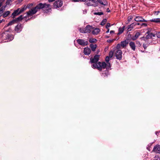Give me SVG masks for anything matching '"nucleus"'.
I'll return each instance as SVG.
<instances>
[{
	"label": "nucleus",
	"instance_id": "34",
	"mask_svg": "<svg viewBox=\"0 0 160 160\" xmlns=\"http://www.w3.org/2000/svg\"><path fill=\"white\" fill-rule=\"evenodd\" d=\"M136 42L138 47H141L142 44L140 43L139 41L137 40L136 41Z\"/></svg>",
	"mask_w": 160,
	"mask_h": 160
},
{
	"label": "nucleus",
	"instance_id": "9",
	"mask_svg": "<svg viewBox=\"0 0 160 160\" xmlns=\"http://www.w3.org/2000/svg\"><path fill=\"white\" fill-rule=\"evenodd\" d=\"M22 29V26L21 23H18L17 25L15 26L14 28V31L17 33L20 32Z\"/></svg>",
	"mask_w": 160,
	"mask_h": 160
},
{
	"label": "nucleus",
	"instance_id": "16",
	"mask_svg": "<svg viewBox=\"0 0 160 160\" xmlns=\"http://www.w3.org/2000/svg\"><path fill=\"white\" fill-rule=\"evenodd\" d=\"M100 31V30L98 28H96L92 31V34L94 35H97Z\"/></svg>",
	"mask_w": 160,
	"mask_h": 160
},
{
	"label": "nucleus",
	"instance_id": "39",
	"mask_svg": "<svg viewBox=\"0 0 160 160\" xmlns=\"http://www.w3.org/2000/svg\"><path fill=\"white\" fill-rule=\"evenodd\" d=\"M102 74H105L106 76H107L109 74V71L108 70H106L104 72L102 73Z\"/></svg>",
	"mask_w": 160,
	"mask_h": 160
},
{
	"label": "nucleus",
	"instance_id": "49",
	"mask_svg": "<svg viewBox=\"0 0 160 160\" xmlns=\"http://www.w3.org/2000/svg\"><path fill=\"white\" fill-rule=\"evenodd\" d=\"M156 35L158 38H160V32L156 33Z\"/></svg>",
	"mask_w": 160,
	"mask_h": 160
},
{
	"label": "nucleus",
	"instance_id": "60",
	"mask_svg": "<svg viewBox=\"0 0 160 160\" xmlns=\"http://www.w3.org/2000/svg\"><path fill=\"white\" fill-rule=\"evenodd\" d=\"M56 0H48V1L49 2H52L54 1H55Z\"/></svg>",
	"mask_w": 160,
	"mask_h": 160
},
{
	"label": "nucleus",
	"instance_id": "40",
	"mask_svg": "<svg viewBox=\"0 0 160 160\" xmlns=\"http://www.w3.org/2000/svg\"><path fill=\"white\" fill-rule=\"evenodd\" d=\"M116 39H113L112 40H110V39H108L107 40V42H108V43H111V42H113L114 41H115L116 40Z\"/></svg>",
	"mask_w": 160,
	"mask_h": 160
},
{
	"label": "nucleus",
	"instance_id": "26",
	"mask_svg": "<svg viewBox=\"0 0 160 160\" xmlns=\"http://www.w3.org/2000/svg\"><path fill=\"white\" fill-rule=\"evenodd\" d=\"M10 11H8L6 12H5L2 14V16L3 17L5 18L7 17L10 14Z\"/></svg>",
	"mask_w": 160,
	"mask_h": 160
},
{
	"label": "nucleus",
	"instance_id": "43",
	"mask_svg": "<svg viewBox=\"0 0 160 160\" xmlns=\"http://www.w3.org/2000/svg\"><path fill=\"white\" fill-rule=\"evenodd\" d=\"M152 29L150 28H148L147 29V30H148V31L145 34H148V33H151L150 32Z\"/></svg>",
	"mask_w": 160,
	"mask_h": 160
},
{
	"label": "nucleus",
	"instance_id": "56",
	"mask_svg": "<svg viewBox=\"0 0 160 160\" xmlns=\"http://www.w3.org/2000/svg\"><path fill=\"white\" fill-rule=\"evenodd\" d=\"M106 11L108 12H111L110 10H109V8H107V11Z\"/></svg>",
	"mask_w": 160,
	"mask_h": 160
},
{
	"label": "nucleus",
	"instance_id": "59",
	"mask_svg": "<svg viewBox=\"0 0 160 160\" xmlns=\"http://www.w3.org/2000/svg\"><path fill=\"white\" fill-rule=\"evenodd\" d=\"M115 33V31H114L111 30L110 31V33Z\"/></svg>",
	"mask_w": 160,
	"mask_h": 160
},
{
	"label": "nucleus",
	"instance_id": "31",
	"mask_svg": "<svg viewBox=\"0 0 160 160\" xmlns=\"http://www.w3.org/2000/svg\"><path fill=\"white\" fill-rule=\"evenodd\" d=\"M98 40L95 38H91V43H95L97 42Z\"/></svg>",
	"mask_w": 160,
	"mask_h": 160
},
{
	"label": "nucleus",
	"instance_id": "19",
	"mask_svg": "<svg viewBox=\"0 0 160 160\" xmlns=\"http://www.w3.org/2000/svg\"><path fill=\"white\" fill-rule=\"evenodd\" d=\"M97 47V45L96 44H93L91 43V51L94 52Z\"/></svg>",
	"mask_w": 160,
	"mask_h": 160
},
{
	"label": "nucleus",
	"instance_id": "14",
	"mask_svg": "<svg viewBox=\"0 0 160 160\" xmlns=\"http://www.w3.org/2000/svg\"><path fill=\"white\" fill-rule=\"evenodd\" d=\"M98 3H99L104 6L108 5V2L106 0H98Z\"/></svg>",
	"mask_w": 160,
	"mask_h": 160
},
{
	"label": "nucleus",
	"instance_id": "64",
	"mask_svg": "<svg viewBox=\"0 0 160 160\" xmlns=\"http://www.w3.org/2000/svg\"><path fill=\"white\" fill-rule=\"evenodd\" d=\"M19 2L20 3L22 2L23 0H18Z\"/></svg>",
	"mask_w": 160,
	"mask_h": 160
},
{
	"label": "nucleus",
	"instance_id": "20",
	"mask_svg": "<svg viewBox=\"0 0 160 160\" xmlns=\"http://www.w3.org/2000/svg\"><path fill=\"white\" fill-rule=\"evenodd\" d=\"M91 1L93 3H91V6H93L94 7H96L98 5V0H91Z\"/></svg>",
	"mask_w": 160,
	"mask_h": 160
},
{
	"label": "nucleus",
	"instance_id": "47",
	"mask_svg": "<svg viewBox=\"0 0 160 160\" xmlns=\"http://www.w3.org/2000/svg\"><path fill=\"white\" fill-rule=\"evenodd\" d=\"M148 45H147V44H145V43H143V48H144V49L145 50L146 49L147 47H148Z\"/></svg>",
	"mask_w": 160,
	"mask_h": 160
},
{
	"label": "nucleus",
	"instance_id": "63",
	"mask_svg": "<svg viewBox=\"0 0 160 160\" xmlns=\"http://www.w3.org/2000/svg\"><path fill=\"white\" fill-rule=\"evenodd\" d=\"M100 52V50H98L97 51V52H96V53L97 54H98L99 53V52Z\"/></svg>",
	"mask_w": 160,
	"mask_h": 160
},
{
	"label": "nucleus",
	"instance_id": "41",
	"mask_svg": "<svg viewBox=\"0 0 160 160\" xmlns=\"http://www.w3.org/2000/svg\"><path fill=\"white\" fill-rule=\"evenodd\" d=\"M121 46V44H118L116 46V48L117 50H120L119 49L120 48V47Z\"/></svg>",
	"mask_w": 160,
	"mask_h": 160
},
{
	"label": "nucleus",
	"instance_id": "61",
	"mask_svg": "<svg viewBox=\"0 0 160 160\" xmlns=\"http://www.w3.org/2000/svg\"><path fill=\"white\" fill-rule=\"evenodd\" d=\"M107 31L106 32V33H108V32H109V28H107Z\"/></svg>",
	"mask_w": 160,
	"mask_h": 160
},
{
	"label": "nucleus",
	"instance_id": "28",
	"mask_svg": "<svg viewBox=\"0 0 160 160\" xmlns=\"http://www.w3.org/2000/svg\"><path fill=\"white\" fill-rule=\"evenodd\" d=\"M107 21V19L106 18L103 19L101 22L100 25L102 26H104L106 23Z\"/></svg>",
	"mask_w": 160,
	"mask_h": 160
},
{
	"label": "nucleus",
	"instance_id": "15",
	"mask_svg": "<svg viewBox=\"0 0 160 160\" xmlns=\"http://www.w3.org/2000/svg\"><path fill=\"white\" fill-rule=\"evenodd\" d=\"M83 53L85 55H89L90 54V48H85L83 50Z\"/></svg>",
	"mask_w": 160,
	"mask_h": 160
},
{
	"label": "nucleus",
	"instance_id": "22",
	"mask_svg": "<svg viewBox=\"0 0 160 160\" xmlns=\"http://www.w3.org/2000/svg\"><path fill=\"white\" fill-rule=\"evenodd\" d=\"M150 21L151 22H154L156 23H159L160 24V18H157L151 19Z\"/></svg>",
	"mask_w": 160,
	"mask_h": 160
},
{
	"label": "nucleus",
	"instance_id": "44",
	"mask_svg": "<svg viewBox=\"0 0 160 160\" xmlns=\"http://www.w3.org/2000/svg\"><path fill=\"white\" fill-rule=\"evenodd\" d=\"M12 2V0H7L6 2V6L7 5H8L10 4L11 2Z\"/></svg>",
	"mask_w": 160,
	"mask_h": 160
},
{
	"label": "nucleus",
	"instance_id": "6",
	"mask_svg": "<svg viewBox=\"0 0 160 160\" xmlns=\"http://www.w3.org/2000/svg\"><path fill=\"white\" fill-rule=\"evenodd\" d=\"M79 30L80 32L82 33L90 32V25H88L85 28H79Z\"/></svg>",
	"mask_w": 160,
	"mask_h": 160
},
{
	"label": "nucleus",
	"instance_id": "48",
	"mask_svg": "<svg viewBox=\"0 0 160 160\" xmlns=\"http://www.w3.org/2000/svg\"><path fill=\"white\" fill-rule=\"evenodd\" d=\"M35 18V17H32L30 18H28V19L26 20L25 22H27L28 21H29L32 19L34 18Z\"/></svg>",
	"mask_w": 160,
	"mask_h": 160
},
{
	"label": "nucleus",
	"instance_id": "33",
	"mask_svg": "<svg viewBox=\"0 0 160 160\" xmlns=\"http://www.w3.org/2000/svg\"><path fill=\"white\" fill-rule=\"evenodd\" d=\"M33 3H29L28 4H27L26 7V9L27 8H31L33 6Z\"/></svg>",
	"mask_w": 160,
	"mask_h": 160
},
{
	"label": "nucleus",
	"instance_id": "54",
	"mask_svg": "<svg viewBox=\"0 0 160 160\" xmlns=\"http://www.w3.org/2000/svg\"><path fill=\"white\" fill-rule=\"evenodd\" d=\"M29 16H30L27 15V16H24V17H22V19H26L27 18V17H28Z\"/></svg>",
	"mask_w": 160,
	"mask_h": 160
},
{
	"label": "nucleus",
	"instance_id": "25",
	"mask_svg": "<svg viewBox=\"0 0 160 160\" xmlns=\"http://www.w3.org/2000/svg\"><path fill=\"white\" fill-rule=\"evenodd\" d=\"M6 7V5H5L4 6H2L1 8H0V17L2 16V13L5 10V8Z\"/></svg>",
	"mask_w": 160,
	"mask_h": 160
},
{
	"label": "nucleus",
	"instance_id": "50",
	"mask_svg": "<svg viewBox=\"0 0 160 160\" xmlns=\"http://www.w3.org/2000/svg\"><path fill=\"white\" fill-rule=\"evenodd\" d=\"M140 39H141L142 40H143L144 41H146L147 40V39H146V37L143 36L141 38H140Z\"/></svg>",
	"mask_w": 160,
	"mask_h": 160
},
{
	"label": "nucleus",
	"instance_id": "8",
	"mask_svg": "<svg viewBox=\"0 0 160 160\" xmlns=\"http://www.w3.org/2000/svg\"><path fill=\"white\" fill-rule=\"evenodd\" d=\"M77 41L79 45L83 46H86L88 44V42L87 41H85L83 39H78L77 40Z\"/></svg>",
	"mask_w": 160,
	"mask_h": 160
},
{
	"label": "nucleus",
	"instance_id": "29",
	"mask_svg": "<svg viewBox=\"0 0 160 160\" xmlns=\"http://www.w3.org/2000/svg\"><path fill=\"white\" fill-rule=\"evenodd\" d=\"M133 18V16H129L128 18V21L127 22H126V24H128L129 23V22H130L132 19V18Z\"/></svg>",
	"mask_w": 160,
	"mask_h": 160
},
{
	"label": "nucleus",
	"instance_id": "58",
	"mask_svg": "<svg viewBox=\"0 0 160 160\" xmlns=\"http://www.w3.org/2000/svg\"><path fill=\"white\" fill-rule=\"evenodd\" d=\"M131 36H132V35L130 34V32H129V34H128V37L129 38H132Z\"/></svg>",
	"mask_w": 160,
	"mask_h": 160
},
{
	"label": "nucleus",
	"instance_id": "17",
	"mask_svg": "<svg viewBox=\"0 0 160 160\" xmlns=\"http://www.w3.org/2000/svg\"><path fill=\"white\" fill-rule=\"evenodd\" d=\"M129 44L132 49L134 51H135L136 49V46L135 43L134 42L131 41L130 42Z\"/></svg>",
	"mask_w": 160,
	"mask_h": 160
},
{
	"label": "nucleus",
	"instance_id": "32",
	"mask_svg": "<svg viewBox=\"0 0 160 160\" xmlns=\"http://www.w3.org/2000/svg\"><path fill=\"white\" fill-rule=\"evenodd\" d=\"M113 53H114V52L113 51H112V50L110 51L109 52V56H108L109 57H110V58H112L113 56Z\"/></svg>",
	"mask_w": 160,
	"mask_h": 160
},
{
	"label": "nucleus",
	"instance_id": "27",
	"mask_svg": "<svg viewBox=\"0 0 160 160\" xmlns=\"http://www.w3.org/2000/svg\"><path fill=\"white\" fill-rule=\"evenodd\" d=\"M17 23L15 19H13L12 21L9 22L7 24V26H8L10 25H12L15 23Z\"/></svg>",
	"mask_w": 160,
	"mask_h": 160
},
{
	"label": "nucleus",
	"instance_id": "35",
	"mask_svg": "<svg viewBox=\"0 0 160 160\" xmlns=\"http://www.w3.org/2000/svg\"><path fill=\"white\" fill-rule=\"evenodd\" d=\"M103 12H95L94 13V14L95 15H103Z\"/></svg>",
	"mask_w": 160,
	"mask_h": 160
},
{
	"label": "nucleus",
	"instance_id": "38",
	"mask_svg": "<svg viewBox=\"0 0 160 160\" xmlns=\"http://www.w3.org/2000/svg\"><path fill=\"white\" fill-rule=\"evenodd\" d=\"M110 57L108 56H107L106 57L105 61L107 63L109 62V61L110 60Z\"/></svg>",
	"mask_w": 160,
	"mask_h": 160
},
{
	"label": "nucleus",
	"instance_id": "12",
	"mask_svg": "<svg viewBox=\"0 0 160 160\" xmlns=\"http://www.w3.org/2000/svg\"><path fill=\"white\" fill-rule=\"evenodd\" d=\"M20 14L19 12V9H17L16 10H15L13 12L12 14L11 17L14 18L15 17L19 15Z\"/></svg>",
	"mask_w": 160,
	"mask_h": 160
},
{
	"label": "nucleus",
	"instance_id": "13",
	"mask_svg": "<svg viewBox=\"0 0 160 160\" xmlns=\"http://www.w3.org/2000/svg\"><path fill=\"white\" fill-rule=\"evenodd\" d=\"M152 152L159 153L160 152V145L159 144L156 145L153 148Z\"/></svg>",
	"mask_w": 160,
	"mask_h": 160
},
{
	"label": "nucleus",
	"instance_id": "51",
	"mask_svg": "<svg viewBox=\"0 0 160 160\" xmlns=\"http://www.w3.org/2000/svg\"><path fill=\"white\" fill-rule=\"evenodd\" d=\"M140 25H141V26H143H143H144L145 27H147L148 26L147 24L146 23H142L141 24H140Z\"/></svg>",
	"mask_w": 160,
	"mask_h": 160
},
{
	"label": "nucleus",
	"instance_id": "7",
	"mask_svg": "<svg viewBox=\"0 0 160 160\" xmlns=\"http://www.w3.org/2000/svg\"><path fill=\"white\" fill-rule=\"evenodd\" d=\"M122 52L121 50H117L115 53V56L116 57V58L119 60L122 59Z\"/></svg>",
	"mask_w": 160,
	"mask_h": 160
},
{
	"label": "nucleus",
	"instance_id": "10",
	"mask_svg": "<svg viewBox=\"0 0 160 160\" xmlns=\"http://www.w3.org/2000/svg\"><path fill=\"white\" fill-rule=\"evenodd\" d=\"M130 40V39L129 38H126L125 40L121 41V46L123 48H125L128 44Z\"/></svg>",
	"mask_w": 160,
	"mask_h": 160
},
{
	"label": "nucleus",
	"instance_id": "42",
	"mask_svg": "<svg viewBox=\"0 0 160 160\" xmlns=\"http://www.w3.org/2000/svg\"><path fill=\"white\" fill-rule=\"evenodd\" d=\"M127 28V32H128L129 31H131L132 29L131 28L130 26H129V25L128 26Z\"/></svg>",
	"mask_w": 160,
	"mask_h": 160
},
{
	"label": "nucleus",
	"instance_id": "62",
	"mask_svg": "<svg viewBox=\"0 0 160 160\" xmlns=\"http://www.w3.org/2000/svg\"><path fill=\"white\" fill-rule=\"evenodd\" d=\"M109 38V36L108 35H106L105 36V38Z\"/></svg>",
	"mask_w": 160,
	"mask_h": 160
},
{
	"label": "nucleus",
	"instance_id": "24",
	"mask_svg": "<svg viewBox=\"0 0 160 160\" xmlns=\"http://www.w3.org/2000/svg\"><path fill=\"white\" fill-rule=\"evenodd\" d=\"M140 23L139 22H134L129 25V26H130L132 29L134 27V26H135L137 25H140Z\"/></svg>",
	"mask_w": 160,
	"mask_h": 160
},
{
	"label": "nucleus",
	"instance_id": "21",
	"mask_svg": "<svg viewBox=\"0 0 160 160\" xmlns=\"http://www.w3.org/2000/svg\"><path fill=\"white\" fill-rule=\"evenodd\" d=\"M125 26H123L122 27H120L118 29V32L117 33V35H119L122 33L125 29Z\"/></svg>",
	"mask_w": 160,
	"mask_h": 160
},
{
	"label": "nucleus",
	"instance_id": "2",
	"mask_svg": "<svg viewBox=\"0 0 160 160\" xmlns=\"http://www.w3.org/2000/svg\"><path fill=\"white\" fill-rule=\"evenodd\" d=\"M46 5H47L46 3H38L35 7L32 8L27 12V15L32 16L41 10L42 11Z\"/></svg>",
	"mask_w": 160,
	"mask_h": 160
},
{
	"label": "nucleus",
	"instance_id": "3",
	"mask_svg": "<svg viewBox=\"0 0 160 160\" xmlns=\"http://www.w3.org/2000/svg\"><path fill=\"white\" fill-rule=\"evenodd\" d=\"M14 38V36L8 33L7 31H5L0 33V39L2 40H7V42L10 41Z\"/></svg>",
	"mask_w": 160,
	"mask_h": 160
},
{
	"label": "nucleus",
	"instance_id": "55",
	"mask_svg": "<svg viewBox=\"0 0 160 160\" xmlns=\"http://www.w3.org/2000/svg\"><path fill=\"white\" fill-rule=\"evenodd\" d=\"M85 4L87 5L88 6H90V3L89 2L85 3Z\"/></svg>",
	"mask_w": 160,
	"mask_h": 160
},
{
	"label": "nucleus",
	"instance_id": "23",
	"mask_svg": "<svg viewBox=\"0 0 160 160\" xmlns=\"http://www.w3.org/2000/svg\"><path fill=\"white\" fill-rule=\"evenodd\" d=\"M22 15H21L15 19L17 23L22 21Z\"/></svg>",
	"mask_w": 160,
	"mask_h": 160
},
{
	"label": "nucleus",
	"instance_id": "53",
	"mask_svg": "<svg viewBox=\"0 0 160 160\" xmlns=\"http://www.w3.org/2000/svg\"><path fill=\"white\" fill-rule=\"evenodd\" d=\"M151 35L152 38V37H155V35H156V34H154L152 32H151Z\"/></svg>",
	"mask_w": 160,
	"mask_h": 160
},
{
	"label": "nucleus",
	"instance_id": "5",
	"mask_svg": "<svg viewBox=\"0 0 160 160\" xmlns=\"http://www.w3.org/2000/svg\"><path fill=\"white\" fill-rule=\"evenodd\" d=\"M62 4L63 2L61 0L56 1L53 3V8H60L62 6Z\"/></svg>",
	"mask_w": 160,
	"mask_h": 160
},
{
	"label": "nucleus",
	"instance_id": "52",
	"mask_svg": "<svg viewBox=\"0 0 160 160\" xmlns=\"http://www.w3.org/2000/svg\"><path fill=\"white\" fill-rule=\"evenodd\" d=\"M160 12V11H154V12L153 13L154 14L156 13V15H158V13Z\"/></svg>",
	"mask_w": 160,
	"mask_h": 160
},
{
	"label": "nucleus",
	"instance_id": "45",
	"mask_svg": "<svg viewBox=\"0 0 160 160\" xmlns=\"http://www.w3.org/2000/svg\"><path fill=\"white\" fill-rule=\"evenodd\" d=\"M107 65L106 66V67L105 68H106V69H107L108 68H109L111 67V64L110 62H109L108 63H107Z\"/></svg>",
	"mask_w": 160,
	"mask_h": 160
},
{
	"label": "nucleus",
	"instance_id": "36",
	"mask_svg": "<svg viewBox=\"0 0 160 160\" xmlns=\"http://www.w3.org/2000/svg\"><path fill=\"white\" fill-rule=\"evenodd\" d=\"M74 2H85L86 0H72Z\"/></svg>",
	"mask_w": 160,
	"mask_h": 160
},
{
	"label": "nucleus",
	"instance_id": "30",
	"mask_svg": "<svg viewBox=\"0 0 160 160\" xmlns=\"http://www.w3.org/2000/svg\"><path fill=\"white\" fill-rule=\"evenodd\" d=\"M18 9H19V12L20 14H21L26 10V8L24 7L23 8H18Z\"/></svg>",
	"mask_w": 160,
	"mask_h": 160
},
{
	"label": "nucleus",
	"instance_id": "18",
	"mask_svg": "<svg viewBox=\"0 0 160 160\" xmlns=\"http://www.w3.org/2000/svg\"><path fill=\"white\" fill-rule=\"evenodd\" d=\"M140 33L138 32H137L134 36H133L131 38L132 40L134 41L137 39L138 37L140 35Z\"/></svg>",
	"mask_w": 160,
	"mask_h": 160
},
{
	"label": "nucleus",
	"instance_id": "1",
	"mask_svg": "<svg viewBox=\"0 0 160 160\" xmlns=\"http://www.w3.org/2000/svg\"><path fill=\"white\" fill-rule=\"evenodd\" d=\"M100 55L98 54L95 55L93 58H91V63H93L92 67L94 69H97L101 71L102 69H105L106 67L107 63L104 62H98L99 60Z\"/></svg>",
	"mask_w": 160,
	"mask_h": 160
},
{
	"label": "nucleus",
	"instance_id": "37",
	"mask_svg": "<svg viewBox=\"0 0 160 160\" xmlns=\"http://www.w3.org/2000/svg\"><path fill=\"white\" fill-rule=\"evenodd\" d=\"M148 35L146 36V38L147 40L149 39H152V36L151 35V33L147 34Z\"/></svg>",
	"mask_w": 160,
	"mask_h": 160
},
{
	"label": "nucleus",
	"instance_id": "57",
	"mask_svg": "<svg viewBox=\"0 0 160 160\" xmlns=\"http://www.w3.org/2000/svg\"><path fill=\"white\" fill-rule=\"evenodd\" d=\"M151 148V146H149L148 147H147V149L148 150H149V151H150V148Z\"/></svg>",
	"mask_w": 160,
	"mask_h": 160
},
{
	"label": "nucleus",
	"instance_id": "4",
	"mask_svg": "<svg viewBox=\"0 0 160 160\" xmlns=\"http://www.w3.org/2000/svg\"><path fill=\"white\" fill-rule=\"evenodd\" d=\"M46 5L42 12L44 13L49 14L50 13H51L52 11V6L50 4H47V3Z\"/></svg>",
	"mask_w": 160,
	"mask_h": 160
},
{
	"label": "nucleus",
	"instance_id": "46",
	"mask_svg": "<svg viewBox=\"0 0 160 160\" xmlns=\"http://www.w3.org/2000/svg\"><path fill=\"white\" fill-rule=\"evenodd\" d=\"M111 26V24L110 23H107L106 26V28H108L109 27H110Z\"/></svg>",
	"mask_w": 160,
	"mask_h": 160
},
{
	"label": "nucleus",
	"instance_id": "11",
	"mask_svg": "<svg viewBox=\"0 0 160 160\" xmlns=\"http://www.w3.org/2000/svg\"><path fill=\"white\" fill-rule=\"evenodd\" d=\"M135 21L137 22H147L148 21L144 19L141 16H137L134 19Z\"/></svg>",
	"mask_w": 160,
	"mask_h": 160
}]
</instances>
